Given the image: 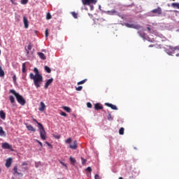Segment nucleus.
Here are the masks:
<instances>
[{
  "instance_id": "obj_1",
  "label": "nucleus",
  "mask_w": 179,
  "mask_h": 179,
  "mask_svg": "<svg viewBox=\"0 0 179 179\" xmlns=\"http://www.w3.org/2000/svg\"><path fill=\"white\" fill-rule=\"evenodd\" d=\"M29 78L31 80H34V85L36 89L41 87V85L43 84V76L34 77V74L33 73H30Z\"/></svg>"
},
{
  "instance_id": "obj_2",
  "label": "nucleus",
  "mask_w": 179,
  "mask_h": 179,
  "mask_svg": "<svg viewBox=\"0 0 179 179\" xmlns=\"http://www.w3.org/2000/svg\"><path fill=\"white\" fill-rule=\"evenodd\" d=\"M10 93L14 94L19 104H20L21 106H24V104H26V100L24 99V98H23L22 95H20L19 93L16 92L15 90H10Z\"/></svg>"
},
{
  "instance_id": "obj_3",
  "label": "nucleus",
  "mask_w": 179,
  "mask_h": 179,
  "mask_svg": "<svg viewBox=\"0 0 179 179\" xmlns=\"http://www.w3.org/2000/svg\"><path fill=\"white\" fill-rule=\"evenodd\" d=\"M38 128L41 139H42V141H45L47 139V132L44 129V126H43L41 123H38Z\"/></svg>"
},
{
  "instance_id": "obj_4",
  "label": "nucleus",
  "mask_w": 179,
  "mask_h": 179,
  "mask_svg": "<svg viewBox=\"0 0 179 179\" xmlns=\"http://www.w3.org/2000/svg\"><path fill=\"white\" fill-rule=\"evenodd\" d=\"M82 3L85 6H90V5H96L97 3V0H82Z\"/></svg>"
},
{
  "instance_id": "obj_5",
  "label": "nucleus",
  "mask_w": 179,
  "mask_h": 179,
  "mask_svg": "<svg viewBox=\"0 0 179 179\" xmlns=\"http://www.w3.org/2000/svg\"><path fill=\"white\" fill-rule=\"evenodd\" d=\"M169 50H171V52H170L168 50H166V54H168V55H171V54H173V52H176V51H179V45L173 47V46H169Z\"/></svg>"
},
{
  "instance_id": "obj_6",
  "label": "nucleus",
  "mask_w": 179,
  "mask_h": 179,
  "mask_svg": "<svg viewBox=\"0 0 179 179\" xmlns=\"http://www.w3.org/2000/svg\"><path fill=\"white\" fill-rule=\"evenodd\" d=\"M124 26L128 27L129 29H136V30H139L141 29V25L134 24H129V23H124Z\"/></svg>"
},
{
  "instance_id": "obj_7",
  "label": "nucleus",
  "mask_w": 179,
  "mask_h": 179,
  "mask_svg": "<svg viewBox=\"0 0 179 179\" xmlns=\"http://www.w3.org/2000/svg\"><path fill=\"white\" fill-rule=\"evenodd\" d=\"M151 13H154L156 16H160L162 13V8L157 7V8L151 10Z\"/></svg>"
},
{
  "instance_id": "obj_8",
  "label": "nucleus",
  "mask_w": 179,
  "mask_h": 179,
  "mask_svg": "<svg viewBox=\"0 0 179 179\" xmlns=\"http://www.w3.org/2000/svg\"><path fill=\"white\" fill-rule=\"evenodd\" d=\"M70 149H73V150H76L78 149V141H74L73 144L69 145V146Z\"/></svg>"
},
{
  "instance_id": "obj_9",
  "label": "nucleus",
  "mask_w": 179,
  "mask_h": 179,
  "mask_svg": "<svg viewBox=\"0 0 179 179\" xmlns=\"http://www.w3.org/2000/svg\"><path fill=\"white\" fill-rule=\"evenodd\" d=\"M2 149H12V145L8 143H3L1 144Z\"/></svg>"
},
{
  "instance_id": "obj_10",
  "label": "nucleus",
  "mask_w": 179,
  "mask_h": 179,
  "mask_svg": "<svg viewBox=\"0 0 179 179\" xmlns=\"http://www.w3.org/2000/svg\"><path fill=\"white\" fill-rule=\"evenodd\" d=\"M52 82H54V78L48 80L45 84V89H48V86H50Z\"/></svg>"
},
{
  "instance_id": "obj_11",
  "label": "nucleus",
  "mask_w": 179,
  "mask_h": 179,
  "mask_svg": "<svg viewBox=\"0 0 179 179\" xmlns=\"http://www.w3.org/2000/svg\"><path fill=\"white\" fill-rule=\"evenodd\" d=\"M23 23L25 29H29V20H27V17H23Z\"/></svg>"
},
{
  "instance_id": "obj_12",
  "label": "nucleus",
  "mask_w": 179,
  "mask_h": 179,
  "mask_svg": "<svg viewBox=\"0 0 179 179\" xmlns=\"http://www.w3.org/2000/svg\"><path fill=\"white\" fill-rule=\"evenodd\" d=\"M33 48V46L31 45V43H29L27 46V48L25 47V51L27 52V55H29L30 54V51Z\"/></svg>"
},
{
  "instance_id": "obj_13",
  "label": "nucleus",
  "mask_w": 179,
  "mask_h": 179,
  "mask_svg": "<svg viewBox=\"0 0 179 179\" xmlns=\"http://www.w3.org/2000/svg\"><path fill=\"white\" fill-rule=\"evenodd\" d=\"M105 105H106L107 107H110V108H112V110H118L117 106L113 105V103H106Z\"/></svg>"
},
{
  "instance_id": "obj_14",
  "label": "nucleus",
  "mask_w": 179,
  "mask_h": 179,
  "mask_svg": "<svg viewBox=\"0 0 179 179\" xmlns=\"http://www.w3.org/2000/svg\"><path fill=\"white\" fill-rule=\"evenodd\" d=\"M38 55L39 58L41 59H43V61H45V59H47V57H45V55H44V53H43L41 52H38Z\"/></svg>"
},
{
  "instance_id": "obj_15",
  "label": "nucleus",
  "mask_w": 179,
  "mask_h": 179,
  "mask_svg": "<svg viewBox=\"0 0 179 179\" xmlns=\"http://www.w3.org/2000/svg\"><path fill=\"white\" fill-rule=\"evenodd\" d=\"M12 166V158H8L6 162V167H10Z\"/></svg>"
},
{
  "instance_id": "obj_16",
  "label": "nucleus",
  "mask_w": 179,
  "mask_h": 179,
  "mask_svg": "<svg viewBox=\"0 0 179 179\" xmlns=\"http://www.w3.org/2000/svg\"><path fill=\"white\" fill-rule=\"evenodd\" d=\"M34 72L35 73V75H34V77L43 76L41 74H40L38 69L36 67L34 69Z\"/></svg>"
},
{
  "instance_id": "obj_17",
  "label": "nucleus",
  "mask_w": 179,
  "mask_h": 179,
  "mask_svg": "<svg viewBox=\"0 0 179 179\" xmlns=\"http://www.w3.org/2000/svg\"><path fill=\"white\" fill-rule=\"evenodd\" d=\"M13 171H14V176L17 174V176H20V177H23V174L22 173L17 172V166L14 167Z\"/></svg>"
},
{
  "instance_id": "obj_18",
  "label": "nucleus",
  "mask_w": 179,
  "mask_h": 179,
  "mask_svg": "<svg viewBox=\"0 0 179 179\" xmlns=\"http://www.w3.org/2000/svg\"><path fill=\"white\" fill-rule=\"evenodd\" d=\"M94 108L95 110H103V106L100 103H95Z\"/></svg>"
},
{
  "instance_id": "obj_19",
  "label": "nucleus",
  "mask_w": 179,
  "mask_h": 179,
  "mask_svg": "<svg viewBox=\"0 0 179 179\" xmlns=\"http://www.w3.org/2000/svg\"><path fill=\"white\" fill-rule=\"evenodd\" d=\"M0 118H1V120H5V118H6V113H5L3 110L0 111Z\"/></svg>"
},
{
  "instance_id": "obj_20",
  "label": "nucleus",
  "mask_w": 179,
  "mask_h": 179,
  "mask_svg": "<svg viewBox=\"0 0 179 179\" xmlns=\"http://www.w3.org/2000/svg\"><path fill=\"white\" fill-rule=\"evenodd\" d=\"M28 131H31L32 132H36V129L31 124L27 126Z\"/></svg>"
},
{
  "instance_id": "obj_21",
  "label": "nucleus",
  "mask_w": 179,
  "mask_h": 179,
  "mask_svg": "<svg viewBox=\"0 0 179 179\" xmlns=\"http://www.w3.org/2000/svg\"><path fill=\"white\" fill-rule=\"evenodd\" d=\"M39 111H44L45 110V104L43 102H41V107L38 108Z\"/></svg>"
},
{
  "instance_id": "obj_22",
  "label": "nucleus",
  "mask_w": 179,
  "mask_h": 179,
  "mask_svg": "<svg viewBox=\"0 0 179 179\" xmlns=\"http://www.w3.org/2000/svg\"><path fill=\"white\" fill-rule=\"evenodd\" d=\"M0 136H6L5 131H3V128H2V127H0Z\"/></svg>"
},
{
  "instance_id": "obj_23",
  "label": "nucleus",
  "mask_w": 179,
  "mask_h": 179,
  "mask_svg": "<svg viewBox=\"0 0 179 179\" xmlns=\"http://www.w3.org/2000/svg\"><path fill=\"white\" fill-rule=\"evenodd\" d=\"M5 76V71L2 69V67L0 66V78H3Z\"/></svg>"
},
{
  "instance_id": "obj_24",
  "label": "nucleus",
  "mask_w": 179,
  "mask_h": 179,
  "mask_svg": "<svg viewBox=\"0 0 179 179\" xmlns=\"http://www.w3.org/2000/svg\"><path fill=\"white\" fill-rule=\"evenodd\" d=\"M62 108L64 110V111H66V113H71V108L68 106H63Z\"/></svg>"
},
{
  "instance_id": "obj_25",
  "label": "nucleus",
  "mask_w": 179,
  "mask_h": 179,
  "mask_svg": "<svg viewBox=\"0 0 179 179\" xmlns=\"http://www.w3.org/2000/svg\"><path fill=\"white\" fill-rule=\"evenodd\" d=\"M172 8H176V9H179V3H172Z\"/></svg>"
},
{
  "instance_id": "obj_26",
  "label": "nucleus",
  "mask_w": 179,
  "mask_h": 179,
  "mask_svg": "<svg viewBox=\"0 0 179 179\" xmlns=\"http://www.w3.org/2000/svg\"><path fill=\"white\" fill-rule=\"evenodd\" d=\"M60 164H62V166H63V167L65 168L66 170H68V166H66V164L65 163H64L62 161L59 160V161Z\"/></svg>"
},
{
  "instance_id": "obj_27",
  "label": "nucleus",
  "mask_w": 179,
  "mask_h": 179,
  "mask_svg": "<svg viewBox=\"0 0 179 179\" xmlns=\"http://www.w3.org/2000/svg\"><path fill=\"white\" fill-rule=\"evenodd\" d=\"M45 71H46L48 73H51V69L48 66H45Z\"/></svg>"
},
{
  "instance_id": "obj_28",
  "label": "nucleus",
  "mask_w": 179,
  "mask_h": 179,
  "mask_svg": "<svg viewBox=\"0 0 179 179\" xmlns=\"http://www.w3.org/2000/svg\"><path fill=\"white\" fill-rule=\"evenodd\" d=\"M9 100H10L11 104H13V103H15V97L13 96H10Z\"/></svg>"
},
{
  "instance_id": "obj_29",
  "label": "nucleus",
  "mask_w": 179,
  "mask_h": 179,
  "mask_svg": "<svg viewBox=\"0 0 179 179\" xmlns=\"http://www.w3.org/2000/svg\"><path fill=\"white\" fill-rule=\"evenodd\" d=\"M87 82V79H84L77 83V85H83L84 83H86Z\"/></svg>"
},
{
  "instance_id": "obj_30",
  "label": "nucleus",
  "mask_w": 179,
  "mask_h": 179,
  "mask_svg": "<svg viewBox=\"0 0 179 179\" xmlns=\"http://www.w3.org/2000/svg\"><path fill=\"white\" fill-rule=\"evenodd\" d=\"M70 162L72 163V164H75V163H76V159L72 157H70Z\"/></svg>"
},
{
  "instance_id": "obj_31",
  "label": "nucleus",
  "mask_w": 179,
  "mask_h": 179,
  "mask_svg": "<svg viewBox=\"0 0 179 179\" xmlns=\"http://www.w3.org/2000/svg\"><path fill=\"white\" fill-rule=\"evenodd\" d=\"M25 72H26V64L23 63L22 64V73H25Z\"/></svg>"
},
{
  "instance_id": "obj_32",
  "label": "nucleus",
  "mask_w": 179,
  "mask_h": 179,
  "mask_svg": "<svg viewBox=\"0 0 179 179\" xmlns=\"http://www.w3.org/2000/svg\"><path fill=\"white\" fill-rule=\"evenodd\" d=\"M124 127H121L119 130V134L120 135H123L124 134Z\"/></svg>"
},
{
  "instance_id": "obj_33",
  "label": "nucleus",
  "mask_w": 179,
  "mask_h": 179,
  "mask_svg": "<svg viewBox=\"0 0 179 179\" xmlns=\"http://www.w3.org/2000/svg\"><path fill=\"white\" fill-rule=\"evenodd\" d=\"M72 16L73 17L74 19H78V13L75 12L71 13Z\"/></svg>"
},
{
  "instance_id": "obj_34",
  "label": "nucleus",
  "mask_w": 179,
  "mask_h": 179,
  "mask_svg": "<svg viewBox=\"0 0 179 179\" xmlns=\"http://www.w3.org/2000/svg\"><path fill=\"white\" fill-rule=\"evenodd\" d=\"M108 13H109V15H114V14L117 13V10H112L110 11H108Z\"/></svg>"
},
{
  "instance_id": "obj_35",
  "label": "nucleus",
  "mask_w": 179,
  "mask_h": 179,
  "mask_svg": "<svg viewBox=\"0 0 179 179\" xmlns=\"http://www.w3.org/2000/svg\"><path fill=\"white\" fill-rule=\"evenodd\" d=\"M51 17H52L51 14L50 13H48L46 15L47 20H50V19H51Z\"/></svg>"
},
{
  "instance_id": "obj_36",
  "label": "nucleus",
  "mask_w": 179,
  "mask_h": 179,
  "mask_svg": "<svg viewBox=\"0 0 179 179\" xmlns=\"http://www.w3.org/2000/svg\"><path fill=\"white\" fill-rule=\"evenodd\" d=\"M82 89H83V87H82V86L76 87V90H77V92H80V90H82Z\"/></svg>"
},
{
  "instance_id": "obj_37",
  "label": "nucleus",
  "mask_w": 179,
  "mask_h": 179,
  "mask_svg": "<svg viewBox=\"0 0 179 179\" xmlns=\"http://www.w3.org/2000/svg\"><path fill=\"white\" fill-rule=\"evenodd\" d=\"M27 2H29V0H21V3L22 5H26V3H27Z\"/></svg>"
},
{
  "instance_id": "obj_38",
  "label": "nucleus",
  "mask_w": 179,
  "mask_h": 179,
  "mask_svg": "<svg viewBox=\"0 0 179 179\" xmlns=\"http://www.w3.org/2000/svg\"><path fill=\"white\" fill-rule=\"evenodd\" d=\"M66 143H71L72 142V138H69L66 140Z\"/></svg>"
},
{
  "instance_id": "obj_39",
  "label": "nucleus",
  "mask_w": 179,
  "mask_h": 179,
  "mask_svg": "<svg viewBox=\"0 0 179 179\" xmlns=\"http://www.w3.org/2000/svg\"><path fill=\"white\" fill-rule=\"evenodd\" d=\"M81 160L82 164H86V162H87V160L85 159L83 157H81Z\"/></svg>"
},
{
  "instance_id": "obj_40",
  "label": "nucleus",
  "mask_w": 179,
  "mask_h": 179,
  "mask_svg": "<svg viewBox=\"0 0 179 179\" xmlns=\"http://www.w3.org/2000/svg\"><path fill=\"white\" fill-rule=\"evenodd\" d=\"M87 106L88 108H92V103L90 102L87 103Z\"/></svg>"
},
{
  "instance_id": "obj_41",
  "label": "nucleus",
  "mask_w": 179,
  "mask_h": 179,
  "mask_svg": "<svg viewBox=\"0 0 179 179\" xmlns=\"http://www.w3.org/2000/svg\"><path fill=\"white\" fill-rule=\"evenodd\" d=\"M16 80H17L16 74H14L13 76V80L14 83H16Z\"/></svg>"
},
{
  "instance_id": "obj_42",
  "label": "nucleus",
  "mask_w": 179,
  "mask_h": 179,
  "mask_svg": "<svg viewBox=\"0 0 179 179\" xmlns=\"http://www.w3.org/2000/svg\"><path fill=\"white\" fill-rule=\"evenodd\" d=\"M36 142H37V143H38V145H40L41 148H43V143H41L40 141L38 140H36Z\"/></svg>"
},
{
  "instance_id": "obj_43",
  "label": "nucleus",
  "mask_w": 179,
  "mask_h": 179,
  "mask_svg": "<svg viewBox=\"0 0 179 179\" xmlns=\"http://www.w3.org/2000/svg\"><path fill=\"white\" fill-rule=\"evenodd\" d=\"M147 30H148V33H153V30H152V29H150V27H147Z\"/></svg>"
},
{
  "instance_id": "obj_44",
  "label": "nucleus",
  "mask_w": 179,
  "mask_h": 179,
  "mask_svg": "<svg viewBox=\"0 0 179 179\" xmlns=\"http://www.w3.org/2000/svg\"><path fill=\"white\" fill-rule=\"evenodd\" d=\"M60 115H62L63 117H67L68 115L65 112H61Z\"/></svg>"
},
{
  "instance_id": "obj_45",
  "label": "nucleus",
  "mask_w": 179,
  "mask_h": 179,
  "mask_svg": "<svg viewBox=\"0 0 179 179\" xmlns=\"http://www.w3.org/2000/svg\"><path fill=\"white\" fill-rule=\"evenodd\" d=\"M86 171H89V173H92V168L90 166H88L87 169H86Z\"/></svg>"
},
{
  "instance_id": "obj_46",
  "label": "nucleus",
  "mask_w": 179,
  "mask_h": 179,
  "mask_svg": "<svg viewBox=\"0 0 179 179\" xmlns=\"http://www.w3.org/2000/svg\"><path fill=\"white\" fill-rule=\"evenodd\" d=\"M45 37H48V29H46L45 31Z\"/></svg>"
},
{
  "instance_id": "obj_47",
  "label": "nucleus",
  "mask_w": 179,
  "mask_h": 179,
  "mask_svg": "<svg viewBox=\"0 0 179 179\" xmlns=\"http://www.w3.org/2000/svg\"><path fill=\"white\" fill-rule=\"evenodd\" d=\"M94 178L95 179H100V176H99V174H95Z\"/></svg>"
},
{
  "instance_id": "obj_48",
  "label": "nucleus",
  "mask_w": 179,
  "mask_h": 179,
  "mask_svg": "<svg viewBox=\"0 0 179 179\" xmlns=\"http://www.w3.org/2000/svg\"><path fill=\"white\" fill-rule=\"evenodd\" d=\"M13 5H17V3L15 2L14 0H10Z\"/></svg>"
},
{
  "instance_id": "obj_49",
  "label": "nucleus",
  "mask_w": 179,
  "mask_h": 179,
  "mask_svg": "<svg viewBox=\"0 0 179 179\" xmlns=\"http://www.w3.org/2000/svg\"><path fill=\"white\" fill-rule=\"evenodd\" d=\"M33 121H34V122H36V124H37V125H38V124H40V122H38V121H37V120H36V119H33Z\"/></svg>"
},
{
  "instance_id": "obj_50",
  "label": "nucleus",
  "mask_w": 179,
  "mask_h": 179,
  "mask_svg": "<svg viewBox=\"0 0 179 179\" xmlns=\"http://www.w3.org/2000/svg\"><path fill=\"white\" fill-rule=\"evenodd\" d=\"M27 162H24L22 164V166H27Z\"/></svg>"
},
{
  "instance_id": "obj_51",
  "label": "nucleus",
  "mask_w": 179,
  "mask_h": 179,
  "mask_svg": "<svg viewBox=\"0 0 179 179\" xmlns=\"http://www.w3.org/2000/svg\"><path fill=\"white\" fill-rule=\"evenodd\" d=\"M45 143H46V145H48V146H52V145H51V144H50V143H48V142H45Z\"/></svg>"
},
{
  "instance_id": "obj_52",
  "label": "nucleus",
  "mask_w": 179,
  "mask_h": 179,
  "mask_svg": "<svg viewBox=\"0 0 179 179\" xmlns=\"http://www.w3.org/2000/svg\"><path fill=\"white\" fill-rule=\"evenodd\" d=\"M138 34H139V36H141V37H142V34H141V31H138Z\"/></svg>"
},
{
  "instance_id": "obj_53",
  "label": "nucleus",
  "mask_w": 179,
  "mask_h": 179,
  "mask_svg": "<svg viewBox=\"0 0 179 179\" xmlns=\"http://www.w3.org/2000/svg\"><path fill=\"white\" fill-rule=\"evenodd\" d=\"M149 47H155V45H150Z\"/></svg>"
},
{
  "instance_id": "obj_54",
  "label": "nucleus",
  "mask_w": 179,
  "mask_h": 179,
  "mask_svg": "<svg viewBox=\"0 0 179 179\" xmlns=\"http://www.w3.org/2000/svg\"><path fill=\"white\" fill-rule=\"evenodd\" d=\"M176 57H179V54H176Z\"/></svg>"
},
{
  "instance_id": "obj_55",
  "label": "nucleus",
  "mask_w": 179,
  "mask_h": 179,
  "mask_svg": "<svg viewBox=\"0 0 179 179\" xmlns=\"http://www.w3.org/2000/svg\"><path fill=\"white\" fill-rule=\"evenodd\" d=\"M1 171H2V169H1V168H0V173H1Z\"/></svg>"
},
{
  "instance_id": "obj_56",
  "label": "nucleus",
  "mask_w": 179,
  "mask_h": 179,
  "mask_svg": "<svg viewBox=\"0 0 179 179\" xmlns=\"http://www.w3.org/2000/svg\"><path fill=\"white\" fill-rule=\"evenodd\" d=\"M93 9V6H91V10H92Z\"/></svg>"
},
{
  "instance_id": "obj_57",
  "label": "nucleus",
  "mask_w": 179,
  "mask_h": 179,
  "mask_svg": "<svg viewBox=\"0 0 179 179\" xmlns=\"http://www.w3.org/2000/svg\"><path fill=\"white\" fill-rule=\"evenodd\" d=\"M109 117H111V114H109Z\"/></svg>"
},
{
  "instance_id": "obj_58",
  "label": "nucleus",
  "mask_w": 179,
  "mask_h": 179,
  "mask_svg": "<svg viewBox=\"0 0 179 179\" xmlns=\"http://www.w3.org/2000/svg\"><path fill=\"white\" fill-rule=\"evenodd\" d=\"M0 55H1V50H0Z\"/></svg>"
}]
</instances>
